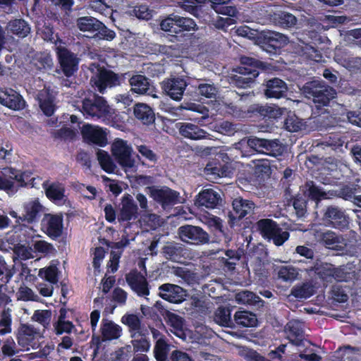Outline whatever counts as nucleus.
<instances>
[{"instance_id":"e433bc0d","label":"nucleus","mask_w":361,"mask_h":361,"mask_svg":"<svg viewBox=\"0 0 361 361\" xmlns=\"http://www.w3.org/2000/svg\"><path fill=\"white\" fill-rule=\"evenodd\" d=\"M206 2L207 0H181L180 6L182 10L197 18H202L204 16V4Z\"/></svg>"},{"instance_id":"4be33fe9","label":"nucleus","mask_w":361,"mask_h":361,"mask_svg":"<svg viewBox=\"0 0 361 361\" xmlns=\"http://www.w3.org/2000/svg\"><path fill=\"white\" fill-rule=\"evenodd\" d=\"M0 104L15 111L23 109L25 102L16 90L12 88L0 90Z\"/></svg>"},{"instance_id":"f03ea898","label":"nucleus","mask_w":361,"mask_h":361,"mask_svg":"<svg viewBox=\"0 0 361 361\" xmlns=\"http://www.w3.org/2000/svg\"><path fill=\"white\" fill-rule=\"evenodd\" d=\"M302 91L306 98L312 100L317 109L328 106L336 95L334 88L324 81L317 80L306 82Z\"/></svg>"},{"instance_id":"f257e3e1","label":"nucleus","mask_w":361,"mask_h":361,"mask_svg":"<svg viewBox=\"0 0 361 361\" xmlns=\"http://www.w3.org/2000/svg\"><path fill=\"white\" fill-rule=\"evenodd\" d=\"M240 63V66L236 68V73L240 75H235V81L237 87L240 88L250 87L259 73L268 68L267 63L250 56H242Z\"/></svg>"},{"instance_id":"9b49d317","label":"nucleus","mask_w":361,"mask_h":361,"mask_svg":"<svg viewBox=\"0 0 361 361\" xmlns=\"http://www.w3.org/2000/svg\"><path fill=\"white\" fill-rule=\"evenodd\" d=\"M80 134L87 145L103 147L108 144L106 132L98 126L85 124L80 128Z\"/></svg>"},{"instance_id":"13d9d810","label":"nucleus","mask_w":361,"mask_h":361,"mask_svg":"<svg viewBox=\"0 0 361 361\" xmlns=\"http://www.w3.org/2000/svg\"><path fill=\"white\" fill-rule=\"evenodd\" d=\"M206 169L207 171H211V174L218 177H228L231 173L230 167L227 164H221L215 161L207 164Z\"/></svg>"},{"instance_id":"f8f14e48","label":"nucleus","mask_w":361,"mask_h":361,"mask_svg":"<svg viewBox=\"0 0 361 361\" xmlns=\"http://www.w3.org/2000/svg\"><path fill=\"white\" fill-rule=\"evenodd\" d=\"M233 212L228 214V224L231 228L239 225V221L247 214L253 212L255 204L252 200L239 197L233 201Z\"/></svg>"},{"instance_id":"aec40b11","label":"nucleus","mask_w":361,"mask_h":361,"mask_svg":"<svg viewBox=\"0 0 361 361\" xmlns=\"http://www.w3.org/2000/svg\"><path fill=\"white\" fill-rule=\"evenodd\" d=\"M137 217V206L133 197L129 194H124L121 199L118 212V221L120 224L130 222Z\"/></svg>"},{"instance_id":"39448f33","label":"nucleus","mask_w":361,"mask_h":361,"mask_svg":"<svg viewBox=\"0 0 361 361\" xmlns=\"http://www.w3.org/2000/svg\"><path fill=\"white\" fill-rule=\"evenodd\" d=\"M128 73H116L106 68H99L97 72L90 79L93 87L101 93H104L107 88H113L125 82V78H128Z\"/></svg>"},{"instance_id":"4c0bfd02","label":"nucleus","mask_w":361,"mask_h":361,"mask_svg":"<svg viewBox=\"0 0 361 361\" xmlns=\"http://www.w3.org/2000/svg\"><path fill=\"white\" fill-rule=\"evenodd\" d=\"M8 171L11 175L12 180L15 182V185L18 187V189L27 186L28 182L35 180L31 177L32 173L30 170L21 171L13 167H8Z\"/></svg>"},{"instance_id":"7c9ffc66","label":"nucleus","mask_w":361,"mask_h":361,"mask_svg":"<svg viewBox=\"0 0 361 361\" xmlns=\"http://www.w3.org/2000/svg\"><path fill=\"white\" fill-rule=\"evenodd\" d=\"M134 115L142 124L149 126L154 122L156 117L151 106L144 103H137L134 106Z\"/></svg>"},{"instance_id":"5fc2aeb1","label":"nucleus","mask_w":361,"mask_h":361,"mask_svg":"<svg viewBox=\"0 0 361 361\" xmlns=\"http://www.w3.org/2000/svg\"><path fill=\"white\" fill-rule=\"evenodd\" d=\"M235 300L239 303L248 305H257L263 302L260 297L250 290H241L236 294Z\"/></svg>"},{"instance_id":"cd10ccee","label":"nucleus","mask_w":361,"mask_h":361,"mask_svg":"<svg viewBox=\"0 0 361 361\" xmlns=\"http://www.w3.org/2000/svg\"><path fill=\"white\" fill-rule=\"evenodd\" d=\"M269 19L276 26L286 30L295 27L298 21L295 15L281 10L269 13Z\"/></svg>"},{"instance_id":"6e6552de","label":"nucleus","mask_w":361,"mask_h":361,"mask_svg":"<svg viewBox=\"0 0 361 361\" xmlns=\"http://www.w3.org/2000/svg\"><path fill=\"white\" fill-rule=\"evenodd\" d=\"M181 242L192 245H202L209 243V233L200 226L185 224L178 228Z\"/></svg>"},{"instance_id":"412c9836","label":"nucleus","mask_w":361,"mask_h":361,"mask_svg":"<svg viewBox=\"0 0 361 361\" xmlns=\"http://www.w3.org/2000/svg\"><path fill=\"white\" fill-rule=\"evenodd\" d=\"M261 42L266 51L269 53H276L289 43V38L284 34L268 32L262 35Z\"/></svg>"},{"instance_id":"603ef678","label":"nucleus","mask_w":361,"mask_h":361,"mask_svg":"<svg viewBox=\"0 0 361 361\" xmlns=\"http://www.w3.org/2000/svg\"><path fill=\"white\" fill-rule=\"evenodd\" d=\"M314 293V286L311 283L305 282L301 285L294 286L290 294L297 299H307Z\"/></svg>"},{"instance_id":"69168bd1","label":"nucleus","mask_w":361,"mask_h":361,"mask_svg":"<svg viewBox=\"0 0 361 361\" xmlns=\"http://www.w3.org/2000/svg\"><path fill=\"white\" fill-rule=\"evenodd\" d=\"M307 200L302 196L298 195L293 199V207L298 218H302L307 214Z\"/></svg>"},{"instance_id":"680f3d73","label":"nucleus","mask_w":361,"mask_h":361,"mask_svg":"<svg viewBox=\"0 0 361 361\" xmlns=\"http://www.w3.org/2000/svg\"><path fill=\"white\" fill-rule=\"evenodd\" d=\"M13 253L21 260H27L33 258L32 249L29 244H16L13 248Z\"/></svg>"},{"instance_id":"1a4fd4ad","label":"nucleus","mask_w":361,"mask_h":361,"mask_svg":"<svg viewBox=\"0 0 361 361\" xmlns=\"http://www.w3.org/2000/svg\"><path fill=\"white\" fill-rule=\"evenodd\" d=\"M145 191L154 202L161 205L164 209L178 202L179 192L167 186H147Z\"/></svg>"},{"instance_id":"a18cd8bd","label":"nucleus","mask_w":361,"mask_h":361,"mask_svg":"<svg viewBox=\"0 0 361 361\" xmlns=\"http://www.w3.org/2000/svg\"><path fill=\"white\" fill-rule=\"evenodd\" d=\"M231 309L230 307L220 306L214 312V320L220 326L232 327L234 326V322L231 319Z\"/></svg>"},{"instance_id":"bf43d9fd","label":"nucleus","mask_w":361,"mask_h":361,"mask_svg":"<svg viewBox=\"0 0 361 361\" xmlns=\"http://www.w3.org/2000/svg\"><path fill=\"white\" fill-rule=\"evenodd\" d=\"M77 135L76 128H70L67 126H63L56 132L54 133V137L57 139H61L65 142L73 141Z\"/></svg>"},{"instance_id":"c756f323","label":"nucleus","mask_w":361,"mask_h":361,"mask_svg":"<svg viewBox=\"0 0 361 361\" xmlns=\"http://www.w3.org/2000/svg\"><path fill=\"white\" fill-rule=\"evenodd\" d=\"M207 225L219 241L228 243L231 239V232L228 228L225 227L223 220L218 216L208 219Z\"/></svg>"},{"instance_id":"ea45409f","label":"nucleus","mask_w":361,"mask_h":361,"mask_svg":"<svg viewBox=\"0 0 361 361\" xmlns=\"http://www.w3.org/2000/svg\"><path fill=\"white\" fill-rule=\"evenodd\" d=\"M332 264L326 262H314L311 266L305 268L307 271H314L319 279L325 281H331Z\"/></svg>"},{"instance_id":"c9c22d12","label":"nucleus","mask_w":361,"mask_h":361,"mask_svg":"<svg viewBox=\"0 0 361 361\" xmlns=\"http://www.w3.org/2000/svg\"><path fill=\"white\" fill-rule=\"evenodd\" d=\"M279 228V224L271 219H259L253 226V228L261 234L264 239L278 231Z\"/></svg>"},{"instance_id":"774afa93","label":"nucleus","mask_w":361,"mask_h":361,"mask_svg":"<svg viewBox=\"0 0 361 361\" xmlns=\"http://www.w3.org/2000/svg\"><path fill=\"white\" fill-rule=\"evenodd\" d=\"M53 327L56 335H63V334H70L75 329V325L71 321H56L53 323Z\"/></svg>"},{"instance_id":"4468645a","label":"nucleus","mask_w":361,"mask_h":361,"mask_svg":"<svg viewBox=\"0 0 361 361\" xmlns=\"http://www.w3.org/2000/svg\"><path fill=\"white\" fill-rule=\"evenodd\" d=\"M129 75L125 78V82H129L130 90L139 94H147L154 98L157 97L156 87H154L150 80L146 76L138 73L128 72Z\"/></svg>"},{"instance_id":"a878e982","label":"nucleus","mask_w":361,"mask_h":361,"mask_svg":"<svg viewBox=\"0 0 361 361\" xmlns=\"http://www.w3.org/2000/svg\"><path fill=\"white\" fill-rule=\"evenodd\" d=\"M180 136L191 140L206 139L209 134L196 124L188 122H180L176 124Z\"/></svg>"},{"instance_id":"c85d7f7f","label":"nucleus","mask_w":361,"mask_h":361,"mask_svg":"<svg viewBox=\"0 0 361 361\" xmlns=\"http://www.w3.org/2000/svg\"><path fill=\"white\" fill-rule=\"evenodd\" d=\"M222 199L216 191L213 189H205L197 195L196 204L213 209L218 207Z\"/></svg>"},{"instance_id":"79ce46f5","label":"nucleus","mask_w":361,"mask_h":361,"mask_svg":"<svg viewBox=\"0 0 361 361\" xmlns=\"http://www.w3.org/2000/svg\"><path fill=\"white\" fill-rule=\"evenodd\" d=\"M305 188V190L303 194L314 202H319L328 198L326 196L328 194L322 188L316 185L313 180H307Z\"/></svg>"},{"instance_id":"393cba45","label":"nucleus","mask_w":361,"mask_h":361,"mask_svg":"<svg viewBox=\"0 0 361 361\" xmlns=\"http://www.w3.org/2000/svg\"><path fill=\"white\" fill-rule=\"evenodd\" d=\"M264 94L267 98L280 99L286 96L287 85L279 78H273L265 81Z\"/></svg>"},{"instance_id":"20e7f679","label":"nucleus","mask_w":361,"mask_h":361,"mask_svg":"<svg viewBox=\"0 0 361 361\" xmlns=\"http://www.w3.org/2000/svg\"><path fill=\"white\" fill-rule=\"evenodd\" d=\"M80 112L86 117L106 118L110 114V107L103 97L90 92L82 99Z\"/></svg>"},{"instance_id":"dca6fc26","label":"nucleus","mask_w":361,"mask_h":361,"mask_svg":"<svg viewBox=\"0 0 361 361\" xmlns=\"http://www.w3.org/2000/svg\"><path fill=\"white\" fill-rule=\"evenodd\" d=\"M187 85L185 78L182 77L165 78L161 82L163 92L176 102L182 99Z\"/></svg>"},{"instance_id":"0e129e2a","label":"nucleus","mask_w":361,"mask_h":361,"mask_svg":"<svg viewBox=\"0 0 361 361\" xmlns=\"http://www.w3.org/2000/svg\"><path fill=\"white\" fill-rule=\"evenodd\" d=\"M298 274V271L295 267L281 266L279 268L278 277L283 281H293L296 279Z\"/></svg>"},{"instance_id":"37998d69","label":"nucleus","mask_w":361,"mask_h":361,"mask_svg":"<svg viewBox=\"0 0 361 361\" xmlns=\"http://www.w3.org/2000/svg\"><path fill=\"white\" fill-rule=\"evenodd\" d=\"M195 87L198 93L206 98H215L218 93V88L207 79H198Z\"/></svg>"},{"instance_id":"473e14b6","label":"nucleus","mask_w":361,"mask_h":361,"mask_svg":"<svg viewBox=\"0 0 361 361\" xmlns=\"http://www.w3.org/2000/svg\"><path fill=\"white\" fill-rule=\"evenodd\" d=\"M287 338L290 343L296 346L302 345L304 338V332L300 322L296 321H290L286 324Z\"/></svg>"},{"instance_id":"58836bf2","label":"nucleus","mask_w":361,"mask_h":361,"mask_svg":"<svg viewBox=\"0 0 361 361\" xmlns=\"http://www.w3.org/2000/svg\"><path fill=\"white\" fill-rule=\"evenodd\" d=\"M233 322L241 327H252L257 325V319L256 314L250 311L239 310L234 314Z\"/></svg>"},{"instance_id":"f3484780","label":"nucleus","mask_w":361,"mask_h":361,"mask_svg":"<svg viewBox=\"0 0 361 361\" xmlns=\"http://www.w3.org/2000/svg\"><path fill=\"white\" fill-rule=\"evenodd\" d=\"M127 281L131 290L135 293L137 296L147 297L150 294V287L146 277L137 269H133L126 275Z\"/></svg>"},{"instance_id":"5701e85b","label":"nucleus","mask_w":361,"mask_h":361,"mask_svg":"<svg viewBox=\"0 0 361 361\" xmlns=\"http://www.w3.org/2000/svg\"><path fill=\"white\" fill-rule=\"evenodd\" d=\"M23 212L19 219L23 223L35 224L37 222L42 213L43 207L38 199L30 200L25 202L23 205Z\"/></svg>"},{"instance_id":"a211bd4d","label":"nucleus","mask_w":361,"mask_h":361,"mask_svg":"<svg viewBox=\"0 0 361 361\" xmlns=\"http://www.w3.org/2000/svg\"><path fill=\"white\" fill-rule=\"evenodd\" d=\"M248 145L257 151L272 157L281 156L283 147L278 140H269L257 137L248 140Z\"/></svg>"},{"instance_id":"bb28decb","label":"nucleus","mask_w":361,"mask_h":361,"mask_svg":"<svg viewBox=\"0 0 361 361\" xmlns=\"http://www.w3.org/2000/svg\"><path fill=\"white\" fill-rule=\"evenodd\" d=\"M42 227L49 238L56 239L63 233V219L57 215L49 214L47 221L42 220Z\"/></svg>"},{"instance_id":"2eb2a0df","label":"nucleus","mask_w":361,"mask_h":361,"mask_svg":"<svg viewBox=\"0 0 361 361\" xmlns=\"http://www.w3.org/2000/svg\"><path fill=\"white\" fill-rule=\"evenodd\" d=\"M56 54L59 67L62 73L67 78H70L78 70V59L74 53L66 47L59 46L56 47Z\"/></svg>"},{"instance_id":"7ed1b4c3","label":"nucleus","mask_w":361,"mask_h":361,"mask_svg":"<svg viewBox=\"0 0 361 361\" xmlns=\"http://www.w3.org/2000/svg\"><path fill=\"white\" fill-rule=\"evenodd\" d=\"M282 116V110L279 107L263 106L253 104L247 108L245 111V117L253 122H263L262 127L267 129L271 128L274 122Z\"/></svg>"},{"instance_id":"2f4dec72","label":"nucleus","mask_w":361,"mask_h":361,"mask_svg":"<svg viewBox=\"0 0 361 361\" xmlns=\"http://www.w3.org/2000/svg\"><path fill=\"white\" fill-rule=\"evenodd\" d=\"M37 330L30 324H20L17 335L18 343L23 348L29 349V346L35 339Z\"/></svg>"},{"instance_id":"4d7b16f0","label":"nucleus","mask_w":361,"mask_h":361,"mask_svg":"<svg viewBox=\"0 0 361 361\" xmlns=\"http://www.w3.org/2000/svg\"><path fill=\"white\" fill-rule=\"evenodd\" d=\"M122 323L128 326L130 333H135L140 331L141 329V320L137 314H127L123 316ZM133 334V336H135Z\"/></svg>"},{"instance_id":"052dcab7","label":"nucleus","mask_w":361,"mask_h":361,"mask_svg":"<svg viewBox=\"0 0 361 361\" xmlns=\"http://www.w3.org/2000/svg\"><path fill=\"white\" fill-rule=\"evenodd\" d=\"M356 189L351 188L348 185H344L339 190L329 191V193L336 197L341 198L344 200L352 201L355 197Z\"/></svg>"},{"instance_id":"e2e57ef3","label":"nucleus","mask_w":361,"mask_h":361,"mask_svg":"<svg viewBox=\"0 0 361 361\" xmlns=\"http://www.w3.org/2000/svg\"><path fill=\"white\" fill-rule=\"evenodd\" d=\"M13 267L8 265L4 257L0 255V281L8 283L13 276Z\"/></svg>"},{"instance_id":"423d86ee","label":"nucleus","mask_w":361,"mask_h":361,"mask_svg":"<svg viewBox=\"0 0 361 361\" xmlns=\"http://www.w3.org/2000/svg\"><path fill=\"white\" fill-rule=\"evenodd\" d=\"M111 154L115 161L125 171L135 167V160L132 156L133 149L128 141L121 138L115 139L111 145Z\"/></svg>"},{"instance_id":"6e6d98bb","label":"nucleus","mask_w":361,"mask_h":361,"mask_svg":"<svg viewBox=\"0 0 361 361\" xmlns=\"http://www.w3.org/2000/svg\"><path fill=\"white\" fill-rule=\"evenodd\" d=\"M45 193L48 200L53 202H56L63 200L65 197V189L61 184L52 183L46 188Z\"/></svg>"},{"instance_id":"72a5a7b5","label":"nucleus","mask_w":361,"mask_h":361,"mask_svg":"<svg viewBox=\"0 0 361 361\" xmlns=\"http://www.w3.org/2000/svg\"><path fill=\"white\" fill-rule=\"evenodd\" d=\"M6 29L8 34L15 35L20 38H25L30 32V25L23 19L9 20Z\"/></svg>"},{"instance_id":"3c124183","label":"nucleus","mask_w":361,"mask_h":361,"mask_svg":"<svg viewBox=\"0 0 361 361\" xmlns=\"http://www.w3.org/2000/svg\"><path fill=\"white\" fill-rule=\"evenodd\" d=\"M320 243L329 249L340 250L341 248V238L333 231H327L319 236Z\"/></svg>"},{"instance_id":"ddd939ff","label":"nucleus","mask_w":361,"mask_h":361,"mask_svg":"<svg viewBox=\"0 0 361 361\" xmlns=\"http://www.w3.org/2000/svg\"><path fill=\"white\" fill-rule=\"evenodd\" d=\"M324 221L329 226L340 231L348 228L349 218L345 211L335 205L326 207L324 213Z\"/></svg>"},{"instance_id":"864d4df0","label":"nucleus","mask_w":361,"mask_h":361,"mask_svg":"<svg viewBox=\"0 0 361 361\" xmlns=\"http://www.w3.org/2000/svg\"><path fill=\"white\" fill-rule=\"evenodd\" d=\"M97 157L101 168L107 173H112L116 169V165L114 160L105 150L98 149Z\"/></svg>"},{"instance_id":"8fccbe9b","label":"nucleus","mask_w":361,"mask_h":361,"mask_svg":"<svg viewBox=\"0 0 361 361\" xmlns=\"http://www.w3.org/2000/svg\"><path fill=\"white\" fill-rule=\"evenodd\" d=\"M225 256L219 259L220 263L224 269H227L229 271H233L237 262L240 259L241 252L239 250H228L225 252Z\"/></svg>"},{"instance_id":"09e8293b","label":"nucleus","mask_w":361,"mask_h":361,"mask_svg":"<svg viewBox=\"0 0 361 361\" xmlns=\"http://www.w3.org/2000/svg\"><path fill=\"white\" fill-rule=\"evenodd\" d=\"M0 190L4 191L8 195H13L18 190V187L15 185L8 171V167L0 172Z\"/></svg>"},{"instance_id":"9d476101","label":"nucleus","mask_w":361,"mask_h":361,"mask_svg":"<svg viewBox=\"0 0 361 361\" xmlns=\"http://www.w3.org/2000/svg\"><path fill=\"white\" fill-rule=\"evenodd\" d=\"M161 254L166 259L178 264H185L187 260L192 258L190 248L186 247L184 244L174 241L164 243L161 248Z\"/></svg>"},{"instance_id":"de8ad7c7","label":"nucleus","mask_w":361,"mask_h":361,"mask_svg":"<svg viewBox=\"0 0 361 361\" xmlns=\"http://www.w3.org/2000/svg\"><path fill=\"white\" fill-rule=\"evenodd\" d=\"M39 107L42 112L47 117H51L56 110V106L54 103V97L51 94L47 92L41 93L39 95Z\"/></svg>"},{"instance_id":"49530a36","label":"nucleus","mask_w":361,"mask_h":361,"mask_svg":"<svg viewBox=\"0 0 361 361\" xmlns=\"http://www.w3.org/2000/svg\"><path fill=\"white\" fill-rule=\"evenodd\" d=\"M32 64L39 71H49L53 66L51 56L46 52L37 53L32 58Z\"/></svg>"},{"instance_id":"a19ab883","label":"nucleus","mask_w":361,"mask_h":361,"mask_svg":"<svg viewBox=\"0 0 361 361\" xmlns=\"http://www.w3.org/2000/svg\"><path fill=\"white\" fill-rule=\"evenodd\" d=\"M76 25L82 32H94L102 27L103 23L95 18L84 16L76 20Z\"/></svg>"},{"instance_id":"6ab92c4d","label":"nucleus","mask_w":361,"mask_h":361,"mask_svg":"<svg viewBox=\"0 0 361 361\" xmlns=\"http://www.w3.org/2000/svg\"><path fill=\"white\" fill-rule=\"evenodd\" d=\"M159 296L171 303L180 304L186 300L187 291L181 286L166 283L159 286Z\"/></svg>"},{"instance_id":"f704fd0d","label":"nucleus","mask_w":361,"mask_h":361,"mask_svg":"<svg viewBox=\"0 0 361 361\" xmlns=\"http://www.w3.org/2000/svg\"><path fill=\"white\" fill-rule=\"evenodd\" d=\"M121 327L111 320H102L101 334L102 341L117 340L121 335Z\"/></svg>"},{"instance_id":"b1692460","label":"nucleus","mask_w":361,"mask_h":361,"mask_svg":"<svg viewBox=\"0 0 361 361\" xmlns=\"http://www.w3.org/2000/svg\"><path fill=\"white\" fill-rule=\"evenodd\" d=\"M11 301L6 293L0 292V326H3V329H0V335L9 334L12 331V310L7 307Z\"/></svg>"},{"instance_id":"c03bdc74","label":"nucleus","mask_w":361,"mask_h":361,"mask_svg":"<svg viewBox=\"0 0 361 361\" xmlns=\"http://www.w3.org/2000/svg\"><path fill=\"white\" fill-rule=\"evenodd\" d=\"M345 143V137L340 133H331L324 141H317L316 146L324 149L330 147L334 150L340 149Z\"/></svg>"},{"instance_id":"338daca9","label":"nucleus","mask_w":361,"mask_h":361,"mask_svg":"<svg viewBox=\"0 0 361 361\" xmlns=\"http://www.w3.org/2000/svg\"><path fill=\"white\" fill-rule=\"evenodd\" d=\"M39 276L48 282L56 284L58 281V269L56 267L54 266L41 269L39 272Z\"/></svg>"},{"instance_id":"0eeeda50","label":"nucleus","mask_w":361,"mask_h":361,"mask_svg":"<svg viewBox=\"0 0 361 361\" xmlns=\"http://www.w3.org/2000/svg\"><path fill=\"white\" fill-rule=\"evenodd\" d=\"M159 26H161V30L176 35L184 31H197L198 29L196 22L193 19L176 14H170L164 20H162Z\"/></svg>"}]
</instances>
